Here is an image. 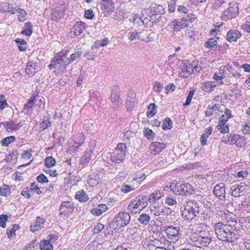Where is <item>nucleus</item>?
Returning a JSON list of instances; mask_svg holds the SVG:
<instances>
[{"label":"nucleus","instance_id":"f257e3e1","mask_svg":"<svg viewBox=\"0 0 250 250\" xmlns=\"http://www.w3.org/2000/svg\"><path fill=\"white\" fill-rule=\"evenodd\" d=\"M223 222H219L214 225V229L217 238L226 242H233L240 236L236 229L237 221L236 215L229 211H221L219 214Z\"/></svg>","mask_w":250,"mask_h":250},{"label":"nucleus","instance_id":"f03ea898","mask_svg":"<svg viewBox=\"0 0 250 250\" xmlns=\"http://www.w3.org/2000/svg\"><path fill=\"white\" fill-rule=\"evenodd\" d=\"M164 13V9L162 5L157 4H152L150 7L142 11V17H145L142 20V22L152 26L154 22L156 23L159 21L161 15Z\"/></svg>","mask_w":250,"mask_h":250},{"label":"nucleus","instance_id":"7ed1b4c3","mask_svg":"<svg viewBox=\"0 0 250 250\" xmlns=\"http://www.w3.org/2000/svg\"><path fill=\"white\" fill-rule=\"evenodd\" d=\"M69 53L68 49L62 50L55 55L50 64L48 65L50 69H54V72L59 74L63 72L69 64L67 55Z\"/></svg>","mask_w":250,"mask_h":250},{"label":"nucleus","instance_id":"20e7f679","mask_svg":"<svg viewBox=\"0 0 250 250\" xmlns=\"http://www.w3.org/2000/svg\"><path fill=\"white\" fill-rule=\"evenodd\" d=\"M191 245L198 248L207 247L211 240V236L208 230H204L199 233H191L190 236Z\"/></svg>","mask_w":250,"mask_h":250},{"label":"nucleus","instance_id":"39448f33","mask_svg":"<svg viewBox=\"0 0 250 250\" xmlns=\"http://www.w3.org/2000/svg\"><path fill=\"white\" fill-rule=\"evenodd\" d=\"M199 214V208L197 202L189 200L184 205V209L182 210L183 217L188 221H191Z\"/></svg>","mask_w":250,"mask_h":250},{"label":"nucleus","instance_id":"423d86ee","mask_svg":"<svg viewBox=\"0 0 250 250\" xmlns=\"http://www.w3.org/2000/svg\"><path fill=\"white\" fill-rule=\"evenodd\" d=\"M147 205L144 196H139L131 200L128 206V209L132 213H140Z\"/></svg>","mask_w":250,"mask_h":250},{"label":"nucleus","instance_id":"0eeeda50","mask_svg":"<svg viewBox=\"0 0 250 250\" xmlns=\"http://www.w3.org/2000/svg\"><path fill=\"white\" fill-rule=\"evenodd\" d=\"M126 153V146L125 143H119L111 156L112 162L120 164L125 160Z\"/></svg>","mask_w":250,"mask_h":250},{"label":"nucleus","instance_id":"6e6552de","mask_svg":"<svg viewBox=\"0 0 250 250\" xmlns=\"http://www.w3.org/2000/svg\"><path fill=\"white\" fill-rule=\"evenodd\" d=\"M166 240L168 242L175 243L181 237V234L180 233V228L170 226L166 228Z\"/></svg>","mask_w":250,"mask_h":250},{"label":"nucleus","instance_id":"1a4fd4ad","mask_svg":"<svg viewBox=\"0 0 250 250\" xmlns=\"http://www.w3.org/2000/svg\"><path fill=\"white\" fill-rule=\"evenodd\" d=\"M239 13L238 4L236 2H229L228 8L224 10L222 14V20L226 21L228 19L235 18Z\"/></svg>","mask_w":250,"mask_h":250},{"label":"nucleus","instance_id":"9d476101","mask_svg":"<svg viewBox=\"0 0 250 250\" xmlns=\"http://www.w3.org/2000/svg\"><path fill=\"white\" fill-rule=\"evenodd\" d=\"M248 185L241 183L239 184H233L230 187L231 194L235 197L244 195L249 189Z\"/></svg>","mask_w":250,"mask_h":250},{"label":"nucleus","instance_id":"9b49d317","mask_svg":"<svg viewBox=\"0 0 250 250\" xmlns=\"http://www.w3.org/2000/svg\"><path fill=\"white\" fill-rule=\"evenodd\" d=\"M150 212L154 217L167 215L171 212L170 208L157 204L150 208Z\"/></svg>","mask_w":250,"mask_h":250},{"label":"nucleus","instance_id":"f8f14e48","mask_svg":"<svg viewBox=\"0 0 250 250\" xmlns=\"http://www.w3.org/2000/svg\"><path fill=\"white\" fill-rule=\"evenodd\" d=\"M120 90L117 86H113L111 89L110 101L113 107L115 109L119 108L122 104V100L119 96Z\"/></svg>","mask_w":250,"mask_h":250},{"label":"nucleus","instance_id":"ddd939ff","mask_svg":"<svg viewBox=\"0 0 250 250\" xmlns=\"http://www.w3.org/2000/svg\"><path fill=\"white\" fill-rule=\"evenodd\" d=\"M174 186L177 189V194L180 195L188 196L191 195L194 191L192 186L188 183H177Z\"/></svg>","mask_w":250,"mask_h":250},{"label":"nucleus","instance_id":"4468645a","mask_svg":"<svg viewBox=\"0 0 250 250\" xmlns=\"http://www.w3.org/2000/svg\"><path fill=\"white\" fill-rule=\"evenodd\" d=\"M130 221V216L125 211L120 212L115 217L114 221L117 223V225L120 227H125Z\"/></svg>","mask_w":250,"mask_h":250},{"label":"nucleus","instance_id":"2eb2a0df","mask_svg":"<svg viewBox=\"0 0 250 250\" xmlns=\"http://www.w3.org/2000/svg\"><path fill=\"white\" fill-rule=\"evenodd\" d=\"M74 204L69 201L63 202L60 208V214L66 216L73 211Z\"/></svg>","mask_w":250,"mask_h":250},{"label":"nucleus","instance_id":"dca6fc26","mask_svg":"<svg viewBox=\"0 0 250 250\" xmlns=\"http://www.w3.org/2000/svg\"><path fill=\"white\" fill-rule=\"evenodd\" d=\"M213 193L215 196L221 200H225L226 199L225 185L223 183H220L216 185L213 190Z\"/></svg>","mask_w":250,"mask_h":250},{"label":"nucleus","instance_id":"f3484780","mask_svg":"<svg viewBox=\"0 0 250 250\" xmlns=\"http://www.w3.org/2000/svg\"><path fill=\"white\" fill-rule=\"evenodd\" d=\"M37 101L36 96H32L24 105L22 112L25 115L31 116L33 111V105Z\"/></svg>","mask_w":250,"mask_h":250},{"label":"nucleus","instance_id":"a211bd4d","mask_svg":"<svg viewBox=\"0 0 250 250\" xmlns=\"http://www.w3.org/2000/svg\"><path fill=\"white\" fill-rule=\"evenodd\" d=\"M166 146V145L161 142H153L149 146L151 154L156 155L160 153Z\"/></svg>","mask_w":250,"mask_h":250},{"label":"nucleus","instance_id":"6ab92c4d","mask_svg":"<svg viewBox=\"0 0 250 250\" xmlns=\"http://www.w3.org/2000/svg\"><path fill=\"white\" fill-rule=\"evenodd\" d=\"M241 36V33L240 31L235 29H230L226 35L227 41L230 42H236Z\"/></svg>","mask_w":250,"mask_h":250},{"label":"nucleus","instance_id":"aec40b11","mask_svg":"<svg viewBox=\"0 0 250 250\" xmlns=\"http://www.w3.org/2000/svg\"><path fill=\"white\" fill-rule=\"evenodd\" d=\"M147 243L146 246L149 250H156L157 249L163 248L164 244L158 239H149Z\"/></svg>","mask_w":250,"mask_h":250},{"label":"nucleus","instance_id":"412c9836","mask_svg":"<svg viewBox=\"0 0 250 250\" xmlns=\"http://www.w3.org/2000/svg\"><path fill=\"white\" fill-rule=\"evenodd\" d=\"M52 122L50 116H45L44 117L43 121L40 124H37V126L39 127V131H43L51 126Z\"/></svg>","mask_w":250,"mask_h":250},{"label":"nucleus","instance_id":"4be33fe9","mask_svg":"<svg viewBox=\"0 0 250 250\" xmlns=\"http://www.w3.org/2000/svg\"><path fill=\"white\" fill-rule=\"evenodd\" d=\"M85 28V23L81 21H77L74 24L71 32H73L75 36H78L82 34Z\"/></svg>","mask_w":250,"mask_h":250},{"label":"nucleus","instance_id":"5701e85b","mask_svg":"<svg viewBox=\"0 0 250 250\" xmlns=\"http://www.w3.org/2000/svg\"><path fill=\"white\" fill-rule=\"evenodd\" d=\"M190 227L194 232L191 233H199V232L203 231L204 230H207V225L202 222H197L190 225Z\"/></svg>","mask_w":250,"mask_h":250},{"label":"nucleus","instance_id":"b1692460","mask_svg":"<svg viewBox=\"0 0 250 250\" xmlns=\"http://www.w3.org/2000/svg\"><path fill=\"white\" fill-rule=\"evenodd\" d=\"M108 209V207L105 204H99L97 207L91 209V212L96 216H100L103 213Z\"/></svg>","mask_w":250,"mask_h":250},{"label":"nucleus","instance_id":"393cba45","mask_svg":"<svg viewBox=\"0 0 250 250\" xmlns=\"http://www.w3.org/2000/svg\"><path fill=\"white\" fill-rule=\"evenodd\" d=\"M1 123L4 125L7 131L16 130L21 126L20 123L15 124L13 121H10L9 122H6L5 123L1 122Z\"/></svg>","mask_w":250,"mask_h":250},{"label":"nucleus","instance_id":"a878e982","mask_svg":"<svg viewBox=\"0 0 250 250\" xmlns=\"http://www.w3.org/2000/svg\"><path fill=\"white\" fill-rule=\"evenodd\" d=\"M45 220L40 217H37L34 225L31 226V230L33 232L38 230L43 227Z\"/></svg>","mask_w":250,"mask_h":250},{"label":"nucleus","instance_id":"bb28decb","mask_svg":"<svg viewBox=\"0 0 250 250\" xmlns=\"http://www.w3.org/2000/svg\"><path fill=\"white\" fill-rule=\"evenodd\" d=\"M37 66V65L36 63L33 62H29L27 63L25 70L26 74H27L30 77L33 76L36 73Z\"/></svg>","mask_w":250,"mask_h":250},{"label":"nucleus","instance_id":"cd10ccee","mask_svg":"<svg viewBox=\"0 0 250 250\" xmlns=\"http://www.w3.org/2000/svg\"><path fill=\"white\" fill-rule=\"evenodd\" d=\"M102 6L106 12H112L114 10L115 3L112 0H101Z\"/></svg>","mask_w":250,"mask_h":250},{"label":"nucleus","instance_id":"c85d7f7f","mask_svg":"<svg viewBox=\"0 0 250 250\" xmlns=\"http://www.w3.org/2000/svg\"><path fill=\"white\" fill-rule=\"evenodd\" d=\"M75 199L80 202L85 203L88 201L89 197L86 192L83 190H82L76 192Z\"/></svg>","mask_w":250,"mask_h":250},{"label":"nucleus","instance_id":"c756f323","mask_svg":"<svg viewBox=\"0 0 250 250\" xmlns=\"http://www.w3.org/2000/svg\"><path fill=\"white\" fill-rule=\"evenodd\" d=\"M82 53L83 51L81 48L75 50L74 52L70 55V58L68 57L69 64L74 61H78L82 56Z\"/></svg>","mask_w":250,"mask_h":250},{"label":"nucleus","instance_id":"7c9ffc66","mask_svg":"<svg viewBox=\"0 0 250 250\" xmlns=\"http://www.w3.org/2000/svg\"><path fill=\"white\" fill-rule=\"evenodd\" d=\"M64 15V11L61 9H54L51 12V19L54 21H58Z\"/></svg>","mask_w":250,"mask_h":250},{"label":"nucleus","instance_id":"2f4dec72","mask_svg":"<svg viewBox=\"0 0 250 250\" xmlns=\"http://www.w3.org/2000/svg\"><path fill=\"white\" fill-rule=\"evenodd\" d=\"M164 195V193L163 191H156L151 193V194L149 196L148 201L149 203L155 202L156 201L159 200Z\"/></svg>","mask_w":250,"mask_h":250},{"label":"nucleus","instance_id":"473e14b6","mask_svg":"<svg viewBox=\"0 0 250 250\" xmlns=\"http://www.w3.org/2000/svg\"><path fill=\"white\" fill-rule=\"evenodd\" d=\"M236 137H237L236 134H230V135L223 136L221 140L225 144L231 145L234 144Z\"/></svg>","mask_w":250,"mask_h":250},{"label":"nucleus","instance_id":"72a5a7b5","mask_svg":"<svg viewBox=\"0 0 250 250\" xmlns=\"http://www.w3.org/2000/svg\"><path fill=\"white\" fill-rule=\"evenodd\" d=\"M137 220L140 224L146 226L149 224L150 216L148 214L143 213L140 215Z\"/></svg>","mask_w":250,"mask_h":250},{"label":"nucleus","instance_id":"f704fd0d","mask_svg":"<svg viewBox=\"0 0 250 250\" xmlns=\"http://www.w3.org/2000/svg\"><path fill=\"white\" fill-rule=\"evenodd\" d=\"M216 85L214 84V82L208 81L205 82L202 87V89L206 92H211L214 90Z\"/></svg>","mask_w":250,"mask_h":250},{"label":"nucleus","instance_id":"c9c22d12","mask_svg":"<svg viewBox=\"0 0 250 250\" xmlns=\"http://www.w3.org/2000/svg\"><path fill=\"white\" fill-rule=\"evenodd\" d=\"M219 107L218 104L208 105L207 107V110L205 111V116L210 117L213 115L215 111L218 110Z\"/></svg>","mask_w":250,"mask_h":250},{"label":"nucleus","instance_id":"e433bc0d","mask_svg":"<svg viewBox=\"0 0 250 250\" xmlns=\"http://www.w3.org/2000/svg\"><path fill=\"white\" fill-rule=\"evenodd\" d=\"M187 26L188 23L182 19L180 21H176L175 23L173 25V30L175 32H178Z\"/></svg>","mask_w":250,"mask_h":250},{"label":"nucleus","instance_id":"4c0bfd02","mask_svg":"<svg viewBox=\"0 0 250 250\" xmlns=\"http://www.w3.org/2000/svg\"><path fill=\"white\" fill-rule=\"evenodd\" d=\"M32 25L31 22H28L25 24L23 29L21 31V34L27 36H30L33 32L32 30Z\"/></svg>","mask_w":250,"mask_h":250},{"label":"nucleus","instance_id":"58836bf2","mask_svg":"<svg viewBox=\"0 0 250 250\" xmlns=\"http://www.w3.org/2000/svg\"><path fill=\"white\" fill-rule=\"evenodd\" d=\"M165 204L168 206L176 207L177 204L175 196L169 195L166 199Z\"/></svg>","mask_w":250,"mask_h":250},{"label":"nucleus","instance_id":"ea45409f","mask_svg":"<svg viewBox=\"0 0 250 250\" xmlns=\"http://www.w3.org/2000/svg\"><path fill=\"white\" fill-rule=\"evenodd\" d=\"M236 139L235 140L234 144L238 147H242L246 146L247 144V141L245 138L243 136H241L239 135L236 134Z\"/></svg>","mask_w":250,"mask_h":250},{"label":"nucleus","instance_id":"a19ab883","mask_svg":"<svg viewBox=\"0 0 250 250\" xmlns=\"http://www.w3.org/2000/svg\"><path fill=\"white\" fill-rule=\"evenodd\" d=\"M93 152V149L92 148L85 150L83 156L82 158V161L83 163V165L89 162Z\"/></svg>","mask_w":250,"mask_h":250},{"label":"nucleus","instance_id":"79ce46f5","mask_svg":"<svg viewBox=\"0 0 250 250\" xmlns=\"http://www.w3.org/2000/svg\"><path fill=\"white\" fill-rule=\"evenodd\" d=\"M157 106L154 103L150 104L148 106L146 115L148 118L153 117L157 113Z\"/></svg>","mask_w":250,"mask_h":250},{"label":"nucleus","instance_id":"37998d69","mask_svg":"<svg viewBox=\"0 0 250 250\" xmlns=\"http://www.w3.org/2000/svg\"><path fill=\"white\" fill-rule=\"evenodd\" d=\"M193 62L191 63L187 62L185 68L182 69V71L184 73L187 74V75H184V76L188 77V75L193 73Z\"/></svg>","mask_w":250,"mask_h":250},{"label":"nucleus","instance_id":"c03bdc74","mask_svg":"<svg viewBox=\"0 0 250 250\" xmlns=\"http://www.w3.org/2000/svg\"><path fill=\"white\" fill-rule=\"evenodd\" d=\"M41 250H53V246L48 240H43L40 243Z\"/></svg>","mask_w":250,"mask_h":250},{"label":"nucleus","instance_id":"a18cd8bd","mask_svg":"<svg viewBox=\"0 0 250 250\" xmlns=\"http://www.w3.org/2000/svg\"><path fill=\"white\" fill-rule=\"evenodd\" d=\"M15 42H16L20 51H23L26 49V42L24 39L17 38L15 40Z\"/></svg>","mask_w":250,"mask_h":250},{"label":"nucleus","instance_id":"49530a36","mask_svg":"<svg viewBox=\"0 0 250 250\" xmlns=\"http://www.w3.org/2000/svg\"><path fill=\"white\" fill-rule=\"evenodd\" d=\"M78 138V140H75V142L74 145V147L75 148V150L76 151L79 150V147L84 143L85 140L84 137L82 134L79 135Z\"/></svg>","mask_w":250,"mask_h":250},{"label":"nucleus","instance_id":"de8ad7c7","mask_svg":"<svg viewBox=\"0 0 250 250\" xmlns=\"http://www.w3.org/2000/svg\"><path fill=\"white\" fill-rule=\"evenodd\" d=\"M218 38L214 37V38L209 39L205 43V46L207 48H212L216 46L217 44V39Z\"/></svg>","mask_w":250,"mask_h":250},{"label":"nucleus","instance_id":"09e8293b","mask_svg":"<svg viewBox=\"0 0 250 250\" xmlns=\"http://www.w3.org/2000/svg\"><path fill=\"white\" fill-rule=\"evenodd\" d=\"M56 163L55 159L52 156H49L45 158L44 160V165L47 167H51L55 165Z\"/></svg>","mask_w":250,"mask_h":250},{"label":"nucleus","instance_id":"8fccbe9b","mask_svg":"<svg viewBox=\"0 0 250 250\" xmlns=\"http://www.w3.org/2000/svg\"><path fill=\"white\" fill-rule=\"evenodd\" d=\"M172 127V122L171 120L167 117L164 121L162 128L164 130L170 129Z\"/></svg>","mask_w":250,"mask_h":250},{"label":"nucleus","instance_id":"3c124183","mask_svg":"<svg viewBox=\"0 0 250 250\" xmlns=\"http://www.w3.org/2000/svg\"><path fill=\"white\" fill-rule=\"evenodd\" d=\"M15 140V137L14 136H11L5 138L1 141V144L4 146H7L9 145L13 142Z\"/></svg>","mask_w":250,"mask_h":250},{"label":"nucleus","instance_id":"603ef678","mask_svg":"<svg viewBox=\"0 0 250 250\" xmlns=\"http://www.w3.org/2000/svg\"><path fill=\"white\" fill-rule=\"evenodd\" d=\"M178 0H171L169 2L168 5V12L170 13H173L176 9V7L177 6L178 4L177 3Z\"/></svg>","mask_w":250,"mask_h":250},{"label":"nucleus","instance_id":"864d4df0","mask_svg":"<svg viewBox=\"0 0 250 250\" xmlns=\"http://www.w3.org/2000/svg\"><path fill=\"white\" fill-rule=\"evenodd\" d=\"M17 13L19 14L18 15V20L20 21H23L26 19L27 14L25 11L22 9H20Z\"/></svg>","mask_w":250,"mask_h":250},{"label":"nucleus","instance_id":"5fc2aeb1","mask_svg":"<svg viewBox=\"0 0 250 250\" xmlns=\"http://www.w3.org/2000/svg\"><path fill=\"white\" fill-rule=\"evenodd\" d=\"M141 33H138L136 31L129 32L128 39L131 41L140 40V36Z\"/></svg>","mask_w":250,"mask_h":250},{"label":"nucleus","instance_id":"6e6d98bb","mask_svg":"<svg viewBox=\"0 0 250 250\" xmlns=\"http://www.w3.org/2000/svg\"><path fill=\"white\" fill-rule=\"evenodd\" d=\"M145 136L148 139L153 140L154 138L155 134L149 128H146L144 131Z\"/></svg>","mask_w":250,"mask_h":250},{"label":"nucleus","instance_id":"4d7b16f0","mask_svg":"<svg viewBox=\"0 0 250 250\" xmlns=\"http://www.w3.org/2000/svg\"><path fill=\"white\" fill-rule=\"evenodd\" d=\"M1 195L7 196L10 193V188L8 186L4 185L0 188Z\"/></svg>","mask_w":250,"mask_h":250},{"label":"nucleus","instance_id":"13d9d810","mask_svg":"<svg viewBox=\"0 0 250 250\" xmlns=\"http://www.w3.org/2000/svg\"><path fill=\"white\" fill-rule=\"evenodd\" d=\"M20 8L16 4H9L7 8V12L11 14H14Z\"/></svg>","mask_w":250,"mask_h":250},{"label":"nucleus","instance_id":"bf43d9fd","mask_svg":"<svg viewBox=\"0 0 250 250\" xmlns=\"http://www.w3.org/2000/svg\"><path fill=\"white\" fill-rule=\"evenodd\" d=\"M217 127L218 130L220 131L222 133H226L229 131V127L228 125L223 124L222 125V124L219 123V125L217 126Z\"/></svg>","mask_w":250,"mask_h":250},{"label":"nucleus","instance_id":"052dcab7","mask_svg":"<svg viewBox=\"0 0 250 250\" xmlns=\"http://www.w3.org/2000/svg\"><path fill=\"white\" fill-rule=\"evenodd\" d=\"M134 190V188L132 186L123 185L121 187V190L123 193H126Z\"/></svg>","mask_w":250,"mask_h":250},{"label":"nucleus","instance_id":"680f3d73","mask_svg":"<svg viewBox=\"0 0 250 250\" xmlns=\"http://www.w3.org/2000/svg\"><path fill=\"white\" fill-rule=\"evenodd\" d=\"M188 5L187 6L185 5H177V11L183 14H187L188 12Z\"/></svg>","mask_w":250,"mask_h":250},{"label":"nucleus","instance_id":"e2e57ef3","mask_svg":"<svg viewBox=\"0 0 250 250\" xmlns=\"http://www.w3.org/2000/svg\"><path fill=\"white\" fill-rule=\"evenodd\" d=\"M38 182L42 184L47 183L48 180L43 174H40L36 178Z\"/></svg>","mask_w":250,"mask_h":250},{"label":"nucleus","instance_id":"0e129e2a","mask_svg":"<svg viewBox=\"0 0 250 250\" xmlns=\"http://www.w3.org/2000/svg\"><path fill=\"white\" fill-rule=\"evenodd\" d=\"M104 228V226L101 224L98 223L94 228L93 232L95 234L99 233Z\"/></svg>","mask_w":250,"mask_h":250},{"label":"nucleus","instance_id":"69168bd1","mask_svg":"<svg viewBox=\"0 0 250 250\" xmlns=\"http://www.w3.org/2000/svg\"><path fill=\"white\" fill-rule=\"evenodd\" d=\"M29 188L31 191L36 193L38 195H40L42 193V191L36 185L35 183L31 184V188Z\"/></svg>","mask_w":250,"mask_h":250},{"label":"nucleus","instance_id":"338daca9","mask_svg":"<svg viewBox=\"0 0 250 250\" xmlns=\"http://www.w3.org/2000/svg\"><path fill=\"white\" fill-rule=\"evenodd\" d=\"M182 19L184 21L188 23H188H192V22H193L195 18L194 17L193 15L191 14H188L187 15L186 17H184Z\"/></svg>","mask_w":250,"mask_h":250},{"label":"nucleus","instance_id":"774afa93","mask_svg":"<svg viewBox=\"0 0 250 250\" xmlns=\"http://www.w3.org/2000/svg\"><path fill=\"white\" fill-rule=\"evenodd\" d=\"M94 16L93 10L92 9H88L85 10L84 12V17L87 19L91 20Z\"/></svg>","mask_w":250,"mask_h":250}]
</instances>
